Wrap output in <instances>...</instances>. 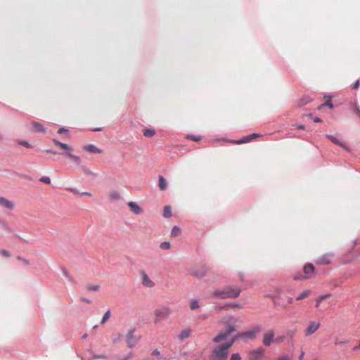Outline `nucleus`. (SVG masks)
Masks as SVG:
<instances>
[{
  "mask_svg": "<svg viewBox=\"0 0 360 360\" xmlns=\"http://www.w3.org/2000/svg\"><path fill=\"white\" fill-rule=\"evenodd\" d=\"M221 322L225 324L226 331L219 333L217 336L213 338V342H220L221 341L226 339V338L236 329L237 320L231 316L224 317Z\"/></svg>",
  "mask_w": 360,
  "mask_h": 360,
  "instance_id": "nucleus-1",
  "label": "nucleus"
},
{
  "mask_svg": "<svg viewBox=\"0 0 360 360\" xmlns=\"http://www.w3.org/2000/svg\"><path fill=\"white\" fill-rule=\"evenodd\" d=\"M236 340V338H233L230 342L216 347L210 355V360H226L229 349Z\"/></svg>",
  "mask_w": 360,
  "mask_h": 360,
  "instance_id": "nucleus-2",
  "label": "nucleus"
},
{
  "mask_svg": "<svg viewBox=\"0 0 360 360\" xmlns=\"http://www.w3.org/2000/svg\"><path fill=\"white\" fill-rule=\"evenodd\" d=\"M242 290L238 287H226L221 290H216L213 292V296L220 299L237 298Z\"/></svg>",
  "mask_w": 360,
  "mask_h": 360,
  "instance_id": "nucleus-3",
  "label": "nucleus"
},
{
  "mask_svg": "<svg viewBox=\"0 0 360 360\" xmlns=\"http://www.w3.org/2000/svg\"><path fill=\"white\" fill-rule=\"evenodd\" d=\"M314 266L311 264H306L303 268V273L294 276L295 280L309 279L313 276Z\"/></svg>",
  "mask_w": 360,
  "mask_h": 360,
  "instance_id": "nucleus-4",
  "label": "nucleus"
},
{
  "mask_svg": "<svg viewBox=\"0 0 360 360\" xmlns=\"http://www.w3.org/2000/svg\"><path fill=\"white\" fill-rule=\"evenodd\" d=\"M262 330V328L259 326L253 327L252 329L247 330L245 332H243L239 333L236 338H248L249 339H255L257 333H259Z\"/></svg>",
  "mask_w": 360,
  "mask_h": 360,
  "instance_id": "nucleus-5",
  "label": "nucleus"
},
{
  "mask_svg": "<svg viewBox=\"0 0 360 360\" xmlns=\"http://www.w3.org/2000/svg\"><path fill=\"white\" fill-rule=\"evenodd\" d=\"M170 309L167 307H163L155 310V322H158L164 320L170 314Z\"/></svg>",
  "mask_w": 360,
  "mask_h": 360,
  "instance_id": "nucleus-6",
  "label": "nucleus"
},
{
  "mask_svg": "<svg viewBox=\"0 0 360 360\" xmlns=\"http://www.w3.org/2000/svg\"><path fill=\"white\" fill-rule=\"evenodd\" d=\"M27 129L33 133H45L46 129L42 124L36 121H32L27 125Z\"/></svg>",
  "mask_w": 360,
  "mask_h": 360,
  "instance_id": "nucleus-7",
  "label": "nucleus"
},
{
  "mask_svg": "<svg viewBox=\"0 0 360 360\" xmlns=\"http://www.w3.org/2000/svg\"><path fill=\"white\" fill-rule=\"evenodd\" d=\"M321 326V323L319 321H310L307 327L304 329V333L305 336H309L316 332Z\"/></svg>",
  "mask_w": 360,
  "mask_h": 360,
  "instance_id": "nucleus-8",
  "label": "nucleus"
},
{
  "mask_svg": "<svg viewBox=\"0 0 360 360\" xmlns=\"http://www.w3.org/2000/svg\"><path fill=\"white\" fill-rule=\"evenodd\" d=\"M274 331L273 330H269L264 333L263 335V345L266 347H269L274 341Z\"/></svg>",
  "mask_w": 360,
  "mask_h": 360,
  "instance_id": "nucleus-9",
  "label": "nucleus"
},
{
  "mask_svg": "<svg viewBox=\"0 0 360 360\" xmlns=\"http://www.w3.org/2000/svg\"><path fill=\"white\" fill-rule=\"evenodd\" d=\"M141 278V284L146 288H153L155 286V283L149 278L145 271L140 272Z\"/></svg>",
  "mask_w": 360,
  "mask_h": 360,
  "instance_id": "nucleus-10",
  "label": "nucleus"
},
{
  "mask_svg": "<svg viewBox=\"0 0 360 360\" xmlns=\"http://www.w3.org/2000/svg\"><path fill=\"white\" fill-rule=\"evenodd\" d=\"M134 330H130L128 331L126 336V341L129 347H133L136 345L138 342V339L134 336Z\"/></svg>",
  "mask_w": 360,
  "mask_h": 360,
  "instance_id": "nucleus-11",
  "label": "nucleus"
},
{
  "mask_svg": "<svg viewBox=\"0 0 360 360\" xmlns=\"http://www.w3.org/2000/svg\"><path fill=\"white\" fill-rule=\"evenodd\" d=\"M264 354V349L258 348L250 352L248 354V360H259Z\"/></svg>",
  "mask_w": 360,
  "mask_h": 360,
  "instance_id": "nucleus-12",
  "label": "nucleus"
},
{
  "mask_svg": "<svg viewBox=\"0 0 360 360\" xmlns=\"http://www.w3.org/2000/svg\"><path fill=\"white\" fill-rule=\"evenodd\" d=\"M128 206L130 210L136 214H140L143 212V209L135 202H129Z\"/></svg>",
  "mask_w": 360,
  "mask_h": 360,
  "instance_id": "nucleus-13",
  "label": "nucleus"
},
{
  "mask_svg": "<svg viewBox=\"0 0 360 360\" xmlns=\"http://www.w3.org/2000/svg\"><path fill=\"white\" fill-rule=\"evenodd\" d=\"M261 135L259 134L254 133L248 136H245L243 137L240 140L236 141V143L237 144H242L245 143H248L250 141H252L254 139H256L257 137H260Z\"/></svg>",
  "mask_w": 360,
  "mask_h": 360,
  "instance_id": "nucleus-14",
  "label": "nucleus"
},
{
  "mask_svg": "<svg viewBox=\"0 0 360 360\" xmlns=\"http://www.w3.org/2000/svg\"><path fill=\"white\" fill-rule=\"evenodd\" d=\"M0 207L8 210H13L14 208V204L11 200L4 197H0Z\"/></svg>",
  "mask_w": 360,
  "mask_h": 360,
  "instance_id": "nucleus-15",
  "label": "nucleus"
},
{
  "mask_svg": "<svg viewBox=\"0 0 360 360\" xmlns=\"http://www.w3.org/2000/svg\"><path fill=\"white\" fill-rule=\"evenodd\" d=\"M330 257L331 256L330 255H325L320 257H319L316 262L318 264H330Z\"/></svg>",
  "mask_w": 360,
  "mask_h": 360,
  "instance_id": "nucleus-16",
  "label": "nucleus"
},
{
  "mask_svg": "<svg viewBox=\"0 0 360 360\" xmlns=\"http://www.w3.org/2000/svg\"><path fill=\"white\" fill-rule=\"evenodd\" d=\"M84 150L91 153H101V150L95 146L89 144L84 147Z\"/></svg>",
  "mask_w": 360,
  "mask_h": 360,
  "instance_id": "nucleus-17",
  "label": "nucleus"
},
{
  "mask_svg": "<svg viewBox=\"0 0 360 360\" xmlns=\"http://www.w3.org/2000/svg\"><path fill=\"white\" fill-rule=\"evenodd\" d=\"M53 142L56 146L60 147L63 150H65L68 151L71 150V148L66 143H61L60 141L55 139H53Z\"/></svg>",
  "mask_w": 360,
  "mask_h": 360,
  "instance_id": "nucleus-18",
  "label": "nucleus"
},
{
  "mask_svg": "<svg viewBox=\"0 0 360 360\" xmlns=\"http://www.w3.org/2000/svg\"><path fill=\"white\" fill-rule=\"evenodd\" d=\"M327 137L335 144L338 145L343 148L345 150L349 151V148L347 147L345 144H343L342 142H340L339 140H338L335 137L333 136H327Z\"/></svg>",
  "mask_w": 360,
  "mask_h": 360,
  "instance_id": "nucleus-19",
  "label": "nucleus"
},
{
  "mask_svg": "<svg viewBox=\"0 0 360 360\" xmlns=\"http://www.w3.org/2000/svg\"><path fill=\"white\" fill-rule=\"evenodd\" d=\"M158 186L161 191H165L167 187L166 179L162 176H159Z\"/></svg>",
  "mask_w": 360,
  "mask_h": 360,
  "instance_id": "nucleus-20",
  "label": "nucleus"
},
{
  "mask_svg": "<svg viewBox=\"0 0 360 360\" xmlns=\"http://www.w3.org/2000/svg\"><path fill=\"white\" fill-rule=\"evenodd\" d=\"M311 295L310 290H305L302 292L297 297L296 300H302L307 297H308Z\"/></svg>",
  "mask_w": 360,
  "mask_h": 360,
  "instance_id": "nucleus-21",
  "label": "nucleus"
},
{
  "mask_svg": "<svg viewBox=\"0 0 360 360\" xmlns=\"http://www.w3.org/2000/svg\"><path fill=\"white\" fill-rule=\"evenodd\" d=\"M191 334V330L190 329H186L182 330L179 335V340H184L185 338H187L189 337Z\"/></svg>",
  "mask_w": 360,
  "mask_h": 360,
  "instance_id": "nucleus-22",
  "label": "nucleus"
},
{
  "mask_svg": "<svg viewBox=\"0 0 360 360\" xmlns=\"http://www.w3.org/2000/svg\"><path fill=\"white\" fill-rule=\"evenodd\" d=\"M143 134L146 137H152L155 134V131L152 129H143Z\"/></svg>",
  "mask_w": 360,
  "mask_h": 360,
  "instance_id": "nucleus-23",
  "label": "nucleus"
},
{
  "mask_svg": "<svg viewBox=\"0 0 360 360\" xmlns=\"http://www.w3.org/2000/svg\"><path fill=\"white\" fill-rule=\"evenodd\" d=\"M109 198L112 200H119L120 198V193L117 191H112L109 193Z\"/></svg>",
  "mask_w": 360,
  "mask_h": 360,
  "instance_id": "nucleus-24",
  "label": "nucleus"
},
{
  "mask_svg": "<svg viewBox=\"0 0 360 360\" xmlns=\"http://www.w3.org/2000/svg\"><path fill=\"white\" fill-rule=\"evenodd\" d=\"M181 229L176 226H174L172 229L171 236L172 237H177L181 234Z\"/></svg>",
  "mask_w": 360,
  "mask_h": 360,
  "instance_id": "nucleus-25",
  "label": "nucleus"
},
{
  "mask_svg": "<svg viewBox=\"0 0 360 360\" xmlns=\"http://www.w3.org/2000/svg\"><path fill=\"white\" fill-rule=\"evenodd\" d=\"M172 216V209L170 206H165L164 207L163 217L169 218Z\"/></svg>",
  "mask_w": 360,
  "mask_h": 360,
  "instance_id": "nucleus-26",
  "label": "nucleus"
},
{
  "mask_svg": "<svg viewBox=\"0 0 360 360\" xmlns=\"http://www.w3.org/2000/svg\"><path fill=\"white\" fill-rule=\"evenodd\" d=\"M66 154H67L68 158H70V159H72V160L76 162L77 163H80L81 159H80L79 157L74 155L72 153H70V152H67Z\"/></svg>",
  "mask_w": 360,
  "mask_h": 360,
  "instance_id": "nucleus-27",
  "label": "nucleus"
},
{
  "mask_svg": "<svg viewBox=\"0 0 360 360\" xmlns=\"http://www.w3.org/2000/svg\"><path fill=\"white\" fill-rule=\"evenodd\" d=\"M200 307L199 303L198 300H192L190 304V308L191 310L197 309Z\"/></svg>",
  "mask_w": 360,
  "mask_h": 360,
  "instance_id": "nucleus-28",
  "label": "nucleus"
},
{
  "mask_svg": "<svg viewBox=\"0 0 360 360\" xmlns=\"http://www.w3.org/2000/svg\"><path fill=\"white\" fill-rule=\"evenodd\" d=\"M160 248L162 250H169L171 248V244L169 242H162L160 243Z\"/></svg>",
  "mask_w": 360,
  "mask_h": 360,
  "instance_id": "nucleus-29",
  "label": "nucleus"
},
{
  "mask_svg": "<svg viewBox=\"0 0 360 360\" xmlns=\"http://www.w3.org/2000/svg\"><path fill=\"white\" fill-rule=\"evenodd\" d=\"M110 311H107L102 318L101 324H104L108 320V319L110 318Z\"/></svg>",
  "mask_w": 360,
  "mask_h": 360,
  "instance_id": "nucleus-30",
  "label": "nucleus"
},
{
  "mask_svg": "<svg viewBox=\"0 0 360 360\" xmlns=\"http://www.w3.org/2000/svg\"><path fill=\"white\" fill-rule=\"evenodd\" d=\"M101 286L99 285H94L87 286V290L89 291H98L100 290Z\"/></svg>",
  "mask_w": 360,
  "mask_h": 360,
  "instance_id": "nucleus-31",
  "label": "nucleus"
},
{
  "mask_svg": "<svg viewBox=\"0 0 360 360\" xmlns=\"http://www.w3.org/2000/svg\"><path fill=\"white\" fill-rule=\"evenodd\" d=\"M19 145H21L27 148H32V146L27 141H18Z\"/></svg>",
  "mask_w": 360,
  "mask_h": 360,
  "instance_id": "nucleus-32",
  "label": "nucleus"
},
{
  "mask_svg": "<svg viewBox=\"0 0 360 360\" xmlns=\"http://www.w3.org/2000/svg\"><path fill=\"white\" fill-rule=\"evenodd\" d=\"M0 254L4 257H10L11 256V252L8 250L1 249Z\"/></svg>",
  "mask_w": 360,
  "mask_h": 360,
  "instance_id": "nucleus-33",
  "label": "nucleus"
},
{
  "mask_svg": "<svg viewBox=\"0 0 360 360\" xmlns=\"http://www.w3.org/2000/svg\"><path fill=\"white\" fill-rule=\"evenodd\" d=\"M187 139L192 140L193 141L198 142L201 140V136H200L188 135Z\"/></svg>",
  "mask_w": 360,
  "mask_h": 360,
  "instance_id": "nucleus-34",
  "label": "nucleus"
},
{
  "mask_svg": "<svg viewBox=\"0 0 360 360\" xmlns=\"http://www.w3.org/2000/svg\"><path fill=\"white\" fill-rule=\"evenodd\" d=\"M39 181L46 184H51V179L48 176H42L39 179Z\"/></svg>",
  "mask_w": 360,
  "mask_h": 360,
  "instance_id": "nucleus-35",
  "label": "nucleus"
},
{
  "mask_svg": "<svg viewBox=\"0 0 360 360\" xmlns=\"http://www.w3.org/2000/svg\"><path fill=\"white\" fill-rule=\"evenodd\" d=\"M322 105L327 106L330 108H333V105L331 100H327L323 104H322Z\"/></svg>",
  "mask_w": 360,
  "mask_h": 360,
  "instance_id": "nucleus-36",
  "label": "nucleus"
},
{
  "mask_svg": "<svg viewBox=\"0 0 360 360\" xmlns=\"http://www.w3.org/2000/svg\"><path fill=\"white\" fill-rule=\"evenodd\" d=\"M240 359L241 358H240L239 354L236 353V354H232L230 360H240Z\"/></svg>",
  "mask_w": 360,
  "mask_h": 360,
  "instance_id": "nucleus-37",
  "label": "nucleus"
},
{
  "mask_svg": "<svg viewBox=\"0 0 360 360\" xmlns=\"http://www.w3.org/2000/svg\"><path fill=\"white\" fill-rule=\"evenodd\" d=\"M68 130L65 128H60L58 130V133L60 134H63V133H68Z\"/></svg>",
  "mask_w": 360,
  "mask_h": 360,
  "instance_id": "nucleus-38",
  "label": "nucleus"
},
{
  "mask_svg": "<svg viewBox=\"0 0 360 360\" xmlns=\"http://www.w3.org/2000/svg\"><path fill=\"white\" fill-rule=\"evenodd\" d=\"M346 342H347V341H339L338 338H336L335 340V345H336L345 344Z\"/></svg>",
  "mask_w": 360,
  "mask_h": 360,
  "instance_id": "nucleus-39",
  "label": "nucleus"
},
{
  "mask_svg": "<svg viewBox=\"0 0 360 360\" xmlns=\"http://www.w3.org/2000/svg\"><path fill=\"white\" fill-rule=\"evenodd\" d=\"M278 360H292V359H291V358H290L287 356H283L278 358Z\"/></svg>",
  "mask_w": 360,
  "mask_h": 360,
  "instance_id": "nucleus-40",
  "label": "nucleus"
},
{
  "mask_svg": "<svg viewBox=\"0 0 360 360\" xmlns=\"http://www.w3.org/2000/svg\"><path fill=\"white\" fill-rule=\"evenodd\" d=\"M359 80H357V81L354 83V84L353 85V89H357L359 88Z\"/></svg>",
  "mask_w": 360,
  "mask_h": 360,
  "instance_id": "nucleus-41",
  "label": "nucleus"
},
{
  "mask_svg": "<svg viewBox=\"0 0 360 360\" xmlns=\"http://www.w3.org/2000/svg\"><path fill=\"white\" fill-rule=\"evenodd\" d=\"M80 300L82 301V302H85L86 303H89V304L91 303V301L90 300H89V299H86V298H84V297L83 298H80Z\"/></svg>",
  "mask_w": 360,
  "mask_h": 360,
  "instance_id": "nucleus-42",
  "label": "nucleus"
},
{
  "mask_svg": "<svg viewBox=\"0 0 360 360\" xmlns=\"http://www.w3.org/2000/svg\"><path fill=\"white\" fill-rule=\"evenodd\" d=\"M285 338L284 336L283 337H280V338H276L274 341L277 342L278 343L282 342L283 340V339Z\"/></svg>",
  "mask_w": 360,
  "mask_h": 360,
  "instance_id": "nucleus-43",
  "label": "nucleus"
},
{
  "mask_svg": "<svg viewBox=\"0 0 360 360\" xmlns=\"http://www.w3.org/2000/svg\"><path fill=\"white\" fill-rule=\"evenodd\" d=\"M94 359H105V356L103 355H96V356H94Z\"/></svg>",
  "mask_w": 360,
  "mask_h": 360,
  "instance_id": "nucleus-44",
  "label": "nucleus"
},
{
  "mask_svg": "<svg viewBox=\"0 0 360 360\" xmlns=\"http://www.w3.org/2000/svg\"><path fill=\"white\" fill-rule=\"evenodd\" d=\"M82 195H86V196H88V197H91L92 196V194L91 193H89V192H83L82 193Z\"/></svg>",
  "mask_w": 360,
  "mask_h": 360,
  "instance_id": "nucleus-45",
  "label": "nucleus"
},
{
  "mask_svg": "<svg viewBox=\"0 0 360 360\" xmlns=\"http://www.w3.org/2000/svg\"><path fill=\"white\" fill-rule=\"evenodd\" d=\"M195 275L198 277H202L205 275V273H202V274L195 273Z\"/></svg>",
  "mask_w": 360,
  "mask_h": 360,
  "instance_id": "nucleus-46",
  "label": "nucleus"
},
{
  "mask_svg": "<svg viewBox=\"0 0 360 360\" xmlns=\"http://www.w3.org/2000/svg\"><path fill=\"white\" fill-rule=\"evenodd\" d=\"M153 355H159L160 354V352L159 351H158L157 349H155L153 353H152Z\"/></svg>",
  "mask_w": 360,
  "mask_h": 360,
  "instance_id": "nucleus-47",
  "label": "nucleus"
},
{
  "mask_svg": "<svg viewBox=\"0 0 360 360\" xmlns=\"http://www.w3.org/2000/svg\"><path fill=\"white\" fill-rule=\"evenodd\" d=\"M231 307H240L238 304H231L229 305Z\"/></svg>",
  "mask_w": 360,
  "mask_h": 360,
  "instance_id": "nucleus-48",
  "label": "nucleus"
},
{
  "mask_svg": "<svg viewBox=\"0 0 360 360\" xmlns=\"http://www.w3.org/2000/svg\"><path fill=\"white\" fill-rule=\"evenodd\" d=\"M46 152L48 153L56 154V153L52 150H46Z\"/></svg>",
  "mask_w": 360,
  "mask_h": 360,
  "instance_id": "nucleus-49",
  "label": "nucleus"
},
{
  "mask_svg": "<svg viewBox=\"0 0 360 360\" xmlns=\"http://www.w3.org/2000/svg\"><path fill=\"white\" fill-rule=\"evenodd\" d=\"M320 297L322 299V300H323L326 299L327 297H328L329 295H321Z\"/></svg>",
  "mask_w": 360,
  "mask_h": 360,
  "instance_id": "nucleus-50",
  "label": "nucleus"
},
{
  "mask_svg": "<svg viewBox=\"0 0 360 360\" xmlns=\"http://www.w3.org/2000/svg\"><path fill=\"white\" fill-rule=\"evenodd\" d=\"M314 122H321V120L320 118H319V117H316V118L314 119Z\"/></svg>",
  "mask_w": 360,
  "mask_h": 360,
  "instance_id": "nucleus-51",
  "label": "nucleus"
},
{
  "mask_svg": "<svg viewBox=\"0 0 360 360\" xmlns=\"http://www.w3.org/2000/svg\"><path fill=\"white\" fill-rule=\"evenodd\" d=\"M356 110L357 114L360 116V109L358 107H356Z\"/></svg>",
  "mask_w": 360,
  "mask_h": 360,
  "instance_id": "nucleus-52",
  "label": "nucleus"
},
{
  "mask_svg": "<svg viewBox=\"0 0 360 360\" xmlns=\"http://www.w3.org/2000/svg\"><path fill=\"white\" fill-rule=\"evenodd\" d=\"M304 355V352H302L301 355H300V360H302V358H303Z\"/></svg>",
  "mask_w": 360,
  "mask_h": 360,
  "instance_id": "nucleus-53",
  "label": "nucleus"
},
{
  "mask_svg": "<svg viewBox=\"0 0 360 360\" xmlns=\"http://www.w3.org/2000/svg\"><path fill=\"white\" fill-rule=\"evenodd\" d=\"M320 302H319V301L316 300V307H319Z\"/></svg>",
  "mask_w": 360,
  "mask_h": 360,
  "instance_id": "nucleus-54",
  "label": "nucleus"
},
{
  "mask_svg": "<svg viewBox=\"0 0 360 360\" xmlns=\"http://www.w3.org/2000/svg\"><path fill=\"white\" fill-rule=\"evenodd\" d=\"M288 301L290 304L292 303V298L290 297Z\"/></svg>",
  "mask_w": 360,
  "mask_h": 360,
  "instance_id": "nucleus-55",
  "label": "nucleus"
},
{
  "mask_svg": "<svg viewBox=\"0 0 360 360\" xmlns=\"http://www.w3.org/2000/svg\"><path fill=\"white\" fill-rule=\"evenodd\" d=\"M298 128H299V129H304V126H303V125H300V126L298 127Z\"/></svg>",
  "mask_w": 360,
  "mask_h": 360,
  "instance_id": "nucleus-56",
  "label": "nucleus"
},
{
  "mask_svg": "<svg viewBox=\"0 0 360 360\" xmlns=\"http://www.w3.org/2000/svg\"><path fill=\"white\" fill-rule=\"evenodd\" d=\"M319 302H321L322 301V299L321 298V297L319 296L317 299H316Z\"/></svg>",
  "mask_w": 360,
  "mask_h": 360,
  "instance_id": "nucleus-57",
  "label": "nucleus"
},
{
  "mask_svg": "<svg viewBox=\"0 0 360 360\" xmlns=\"http://www.w3.org/2000/svg\"><path fill=\"white\" fill-rule=\"evenodd\" d=\"M240 281H243V275H240Z\"/></svg>",
  "mask_w": 360,
  "mask_h": 360,
  "instance_id": "nucleus-58",
  "label": "nucleus"
}]
</instances>
